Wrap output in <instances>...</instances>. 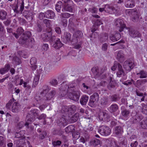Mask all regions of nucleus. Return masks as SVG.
I'll return each instance as SVG.
<instances>
[{"label": "nucleus", "instance_id": "nucleus-1", "mask_svg": "<svg viewBox=\"0 0 147 147\" xmlns=\"http://www.w3.org/2000/svg\"><path fill=\"white\" fill-rule=\"evenodd\" d=\"M31 32L29 31H26L23 33L20 37V42L22 44H25L27 46L32 47L34 43V40L31 38Z\"/></svg>", "mask_w": 147, "mask_h": 147}, {"label": "nucleus", "instance_id": "nucleus-2", "mask_svg": "<svg viewBox=\"0 0 147 147\" xmlns=\"http://www.w3.org/2000/svg\"><path fill=\"white\" fill-rule=\"evenodd\" d=\"M51 90L50 88L48 85H43L40 88L39 91L34 96V98L36 101H40L45 98V96L47 93Z\"/></svg>", "mask_w": 147, "mask_h": 147}, {"label": "nucleus", "instance_id": "nucleus-3", "mask_svg": "<svg viewBox=\"0 0 147 147\" xmlns=\"http://www.w3.org/2000/svg\"><path fill=\"white\" fill-rule=\"evenodd\" d=\"M41 37L44 41L53 42L55 40V36L52 35V30L50 28L48 31L41 34Z\"/></svg>", "mask_w": 147, "mask_h": 147}, {"label": "nucleus", "instance_id": "nucleus-4", "mask_svg": "<svg viewBox=\"0 0 147 147\" xmlns=\"http://www.w3.org/2000/svg\"><path fill=\"white\" fill-rule=\"evenodd\" d=\"M63 86L69 93L76 91L78 88V85L77 81H73L70 82L68 85L64 84Z\"/></svg>", "mask_w": 147, "mask_h": 147}, {"label": "nucleus", "instance_id": "nucleus-5", "mask_svg": "<svg viewBox=\"0 0 147 147\" xmlns=\"http://www.w3.org/2000/svg\"><path fill=\"white\" fill-rule=\"evenodd\" d=\"M99 98V95L97 93H94L90 97L88 105L91 107H94Z\"/></svg>", "mask_w": 147, "mask_h": 147}, {"label": "nucleus", "instance_id": "nucleus-6", "mask_svg": "<svg viewBox=\"0 0 147 147\" xmlns=\"http://www.w3.org/2000/svg\"><path fill=\"white\" fill-rule=\"evenodd\" d=\"M63 1V7L62 10L63 11H67L72 12L73 11V3L70 0H62Z\"/></svg>", "mask_w": 147, "mask_h": 147}, {"label": "nucleus", "instance_id": "nucleus-7", "mask_svg": "<svg viewBox=\"0 0 147 147\" xmlns=\"http://www.w3.org/2000/svg\"><path fill=\"white\" fill-rule=\"evenodd\" d=\"M131 116L133 123H135L138 122L143 119L144 118V116L141 115L137 114L136 111H133L131 113Z\"/></svg>", "mask_w": 147, "mask_h": 147}, {"label": "nucleus", "instance_id": "nucleus-8", "mask_svg": "<svg viewBox=\"0 0 147 147\" xmlns=\"http://www.w3.org/2000/svg\"><path fill=\"white\" fill-rule=\"evenodd\" d=\"M115 24L117 27L119 28V31L120 32L123 31L125 28L128 29V28L124 24L123 20L121 19H118L116 20Z\"/></svg>", "mask_w": 147, "mask_h": 147}, {"label": "nucleus", "instance_id": "nucleus-9", "mask_svg": "<svg viewBox=\"0 0 147 147\" xmlns=\"http://www.w3.org/2000/svg\"><path fill=\"white\" fill-rule=\"evenodd\" d=\"M98 131L101 135L105 136L109 135L111 133L110 129L108 127L105 125L100 127Z\"/></svg>", "mask_w": 147, "mask_h": 147}, {"label": "nucleus", "instance_id": "nucleus-10", "mask_svg": "<svg viewBox=\"0 0 147 147\" xmlns=\"http://www.w3.org/2000/svg\"><path fill=\"white\" fill-rule=\"evenodd\" d=\"M132 59L130 58L125 61L123 64V67L126 70L130 71L134 66Z\"/></svg>", "mask_w": 147, "mask_h": 147}, {"label": "nucleus", "instance_id": "nucleus-11", "mask_svg": "<svg viewBox=\"0 0 147 147\" xmlns=\"http://www.w3.org/2000/svg\"><path fill=\"white\" fill-rule=\"evenodd\" d=\"M133 84L137 88H139L144 86L145 84L147 83V79H139L136 81H134L133 79L131 80Z\"/></svg>", "mask_w": 147, "mask_h": 147}, {"label": "nucleus", "instance_id": "nucleus-12", "mask_svg": "<svg viewBox=\"0 0 147 147\" xmlns=\"http://www.w3.org/2000/svg\"><path fill=\"white\" fill-rule=\"evenodd\" d=\"M98 118L101 121L108 122L111 120V116L107 113L102 112L98 116Z\"/></svg>", "mask_w": 147, "mask_h": 147}, {"label": "nucleus", "instance_id": "nucleus-13", "mask_svg": "<svg viewBox=\"0 0 147 147\" xmlns=\"http://www.w3.org/2000/svg\"><path fill=\"white\" fill-rule=\"evenodd\" d=\"M24 8V6L20 4V2H18L13 8L14 12L18 15H21L22 13V12Z\"/></svg>", "mask_w": 147, "mask_h": 147}, {"label": "nucleus", "instance_id": "nucleus-14", "mask_svg": "<svg viewBox=\"0 0 147 147\" xmlns=\"http://www.w3.org/2000/svg\"><path fill=\"white\" fill-rule=\"evenodd\" d=\"M30 112L32 114V116L31 117L30 115H28L27 116V119L28 121H33L34 120L35 117H37L38 116L39 111L36 109H32Z\"/></svg>", "mask_w": 147, "mask_h": 147}, {"label": "nucleus", "instance_id": "nucleus-15", "mask_svg": "<svg viewBox=\"0 0 147 147\" xmlns=\"http://www.w3.org/2000/svg\"><path fill=\"white\" fill-rule=\"evenodd\" d=\"M23 14L27 20L32 21L34 18V12L32 10H25L23 12Z\"/></svg>", "mask_w": 147, "mask_h": 147}, {"label": "nucleus", "instance_id": "nucleus-16", "mask_svg": "<svg viewBox=\"0 0 147 147\" xmlns=\"http://www.w3.org/2000/svg\"><path fill=\"white\" fill-rule=\"evenodd\" d=\"M80 92L79 91H74V92L69 93L68 97L71 100L75 101H78L80 97Z\"/></svg>", "mask_w": 147, "mask_h": 147}, {"label": "nucleus", "instance_id": "nucleus-17", "mask_svg": "<svg viewBox=\"0 0 147 147\" xmlns=\"http://www.w3.org/2000/svg\"><path fill=\"white\" fill-rule=\"evenodd\" d=\"M9 58L10 60L12 61V63L14 64L18 65L21 63V59L15 54H11L9 56Z\"/></svg>", "mask_w": 147, "mask_h": 147}, {"label": "nucleus", "instance_id": "nucleus-18", "mask_svg": "<svg viewBox=\"0 0 147 147\" xmlns=\"http://www.w3.org/2000/svg\"><path fill=\"white\" fill-rule=\"evenodd\" d=\"M123 132V128L121 126L116 127L114 128V134L118 138H120Z\"/></svg>", "mask_w": 147, "mask_h": 147}, {"label": "nucleus", "instance_id": "nucleus-19", "mask_svg": "<svg viewBox=\"0 0 147 147\" xmlns=\"http://www.w3.org/2000/svg\"><path fill=\"white\" fill-rule=\"evenodd\" d=\"M129 34L131 37L133 38L140 37L141 36V34L139 32L133 28L129 29Z\"/></svg>", "mask_w": 147, "mask_h": 147}, {"label": "nucleus", "instance_id": "nucleus-20", "mask_svg": "<svg viewBox=\"0 0 147 147\" xmlns=\"http://www.w3.org/2000/svg\"><path fill=\"white\" fill-rule=\"evenodd\" d=\"M117 59L121 63H123L125 60L124 54L122 51H119L116 52Z\"/></svg>", "mask_w": 147, "mask_h": 147}, {"label": "nucleus", "instance_id": "nucleus-21", "mask_svg": "<svg viewBox=\"0 0 147 147\" xmlns=\"http://www.w3.org/2000/svg\"><path fill=\"white\" fill-rule=\"evenodd\" d=\"M76 109V107L74 105H72L69 108H68L67 106H64V107H63L62 110L65 113L68 112L69 113H74Z\"/></svg>", "mask_w": 147, "mask_h": 147}, {"label": "nucleus", "instance_id": "nucleus-22", "mask_svg": "<svg viewBox=\"0 0 147 147\" xmlns=\"http://www.w3.org/2000/svg\"><path fill=\"white\" fill-rule=\"evenodd\" d=\"M53 41V47L56 49H59L62 47L63 45L61 41L59 38H55V40Z\"/></svg>", "mask_w": 147, "mask_h": 147}, {"label": "nucleus", "instance_id": "nucleus-23", "mask_svg": "<svg viewBox=\"0 0 147 147\" xmlns=\"http://www.w3.org/2000/svg\"><path fill=\"white\" fill-rule=\"evenodd\" d=\"M62 38L63 39V42L64 43L70 42L71 40V35L69 32H65Z\"/></svg>", "mask_w": 147, "mask_h": 147}, {"label": "nucleus", "instance_id": "nucleus-24", "mask_svg": "<svg viewBox=\"0 0 147 147\" xmlns=\"http://www.w3.org/2000/svg\"><path fill=\"white\" fill-rule=\"evenodd\" d=\"M64 83L61 84L62 88H61V91L59 94V95L60 98H62L65 96L67 94L68 96L69 93L67 90L65 89L63 86Z\"/></svg>", "mask_w": 147, "mask_h": 147}, {"label": "nucleus", "instance_id": "nucleus-25", "mask_svg": "<svg viewBox=\"0 0 147 147\" xmlns=\"http://www.w3.org/2000/svg\"><path fill=\"white\" fill-rule=\"evenodd\" d=\"M20 107L19 103L17 102H15L13 103L11 110L13 113H17L19 111Z\"/></svg>", "mask_w": 147, "mask_h": 147}, {"label": "nucleus", "instance_id": "nucleus-26", "mask_svg": "<svg viewBox=\"0 0 147 147\" xmlns=\"http://www.w3.org/2000/svg\"><path fill=\"white\" fill-rule=\"evenodd\" d=\"M30 63L31 69L33 71L35 70L37 67V66L36 64L37 63L36 59L35 57L32 58L30 60Z\"/></svg>", "mask_w": 147, "mask_h": 147}, {"label": "nucleus", "instance_id": "nucleus-27", "mask_svg": "<svg viewBox=\"0 0 147 147\" xmlns=\"http://www.w3.org/2000/svg\"><path fill=\"white\" fill-rule=\"evenodd\" d=\"M45 12L46 18L50 19H53L54 18L55 14L53 11L48 10Z\"/></svg>", "mask_w": 147, "mask_h": 147}, {"label": "nucleus", "instance_id": "nucleus-28", "mask_svg": "<svg viewBox=\"0 0 147 147\" xmlns=\"http://www.w3.org/2000/svg\"><path fill=\"white\" fill-rule=\"evenodd\" d=\"M136 74L140 79L145 78L147 77V72L143 70H140L139 72L136 73Z\"/></svg>", "mask_w": 147, "mask_h": 147}, {"label": "nucleus", "instance_id": "nucleus-29", "mask_svg": "<svg viewBox=\"0 0 147 147\" xmlns=\"http://www.w3.org/2000/svg\"><path fill=\"white\" fill-rule=\"evenodd\" d=\"M101 141L98 139L94 138L90 142V144L91 146L95 147L100 144Z\"/></svg>", "mask_w": 147, "mask_h": 147}, {"label": "nucleus", "instance_id": "nucleus-30", "mask_svg": "<svg viewBox=\"0 0 147 147\" xmlns=\"http://www.w3.org/2000/svg\"><path fill=\"white\" fill-rule=\"evenodd\" d=\"M58 124L61 127L65 126L67 125V122L65 119L63 117H61L57 121Z\"/></svg>", "mask_w": 147, "mask_h": 147}, {"label": "nucleus", "instance_id": "nucleus-31", "mask_svg": "<svg viewBox=\"0 0 147 147\" xmlns=\"http://www.w3.org/2000/svg\"><path fill=\"white\" fill-rule=\"evenodd\" d=\"M89 97L86 95L82 96L80 100V102L81 105H86L88 100Z\"/></svg>", "mask_w": 147, "mask_h": 147}, {"label": "nucleus", "instance_id": "nucleus-32", "mask_svg": "<svg viewBox=\"0 0 147 147\" xmlns=\"http://www.w3.org/2000/svg\"><path fill=\"white\" fill-rule=\"evenodd\" d=\"M56 92L54 90H52L48 94L47 93L46 95L45 96V98L44 99L47 100H50L54 96Z\"/></svg>", "mask_w": 147, "mask_h": 147}, {"label": "nucleus", "instance_id": "nucleus-33", "mask_svg": "<svg viewBox=\"0 0 147 147\" xmlns=\"http://www.w3.org/2000/svg\"><path fill=\"white\" fill-rule=\"evenodd\" d=\"M109 99L106 97H103L100 100V104L103 107H105L108 105Z\"/></svg>", "mask_w": 147, "mask_h": 147}, {"label": "nucleus", "instance_id": "nucleus-34", "mask_svg": "<svg viewBox=\"0 0 147 147\" xmlns=\"http://www.w3.org/2000/svg\"><path fill=\"white\" fill-rule=\"evenodd\" d=\"M100 41L101 42H105L107 40L108 36L107 33H102L100 35Z\"/></svg>", "mask_w": 147, "mask_h": 147}, {"label": "nucleus", "instance_id": "nucleus-35", "mask_svg": "<svg viewBox=\"0 0 147 147\" xmlns=\"http://www.w3.org/2000/svg\"><path fill=\"white\" fill-rule=\"evenodd\" d=\"M109 108V110L111 113H114L118 109L119 107L117 104H113L110 106Z\"/></svg>", "mask_w": 147, "mask_h": 147}, {"label": "nucleus", "instance_id": "nucleus-36", "mask_svg": "<svg viewBox=\"0 0 147 147\" xmlns=\"http://www.w3.org/2000/svg\"><path fill=\"white\" fill-rule=\"evenodd\" d=\"M24 31V30L22 28H18L17 30V33H14V35L16 38H18L19 36L22 34Z\"/></svg>", "mask_w": 147, "mask_h": 147}, {"label": "nucleus", "instance_id": "nucleus-37", "mask_svg": "<svg viewBox=\"0 0 147 147\" xmlns=\"http://www.w3.org/2000/svg\"><path fill=\"white\" fill-rule=\"evenodd\" d=\"M142 106L141 110L143 114L147 115V104H145L144 103L141 104Z\"/></svg>", "mask_w": 147, "mask_h": 147}, {"label": "nucleus", "instance_id": "nucleus-38", "mask_svg": "<svg viewBox=\"0 0 147 147\" xmlns=\"http://www.w3.org/2000/svg\"><path fill=\"white\" fill-rule=\"evenodd\" d=\"M75 127L72 125H69L65 128V131L67 133L72 132L75 130Z\"/></svg>", "mask_w": 147, "mask_h": 147}, {"label": "nucleus", "instance_id": "nucleus-39", "mask_svg": "<svg viewBox=\"0 0 147 147\" xmlns=\"http://www.w3.org/2000/svg\"><path fill=\"white\" fill-rule=\"evenodd\" d=\"M130 113V111L127 109H124L121 111L122 115L125 117L128 118Z\"/></svg>", "mask_w": 147, "mask_h": 147}, {"label": "nucleus", "instance_id": "nucleus-40", "mask_svg": "<svg viewBox=\"0 0 147 147\" xmlns=\"http://www.w3.org/2000/svg\"><path fill=\"white\" fill-rule=\"evenodd\" d=\"M7 15V12L4 10L0 11V19L4 20L6 18Z\"/></svg>", "mask_w": 147, "mask_h": 147}, {"label": "nucleus", "instance_id": "nucleus-41", "mask_svg": "<svg viewBox=\"0 0 147 147\" xmlns=\"http://www.w3.org/2000/svg\"><path fill=\"white\" fill-rule=\"evenodd\" d=\"M16 100L13 97L8 102V103L6 105V108L9 110H11V105Z\"/></svg>", "mask_w": 147, "mask_h": 147}, {"label": "nucleus", "instance_id": "nucleus-42", "mask_svg": "<svg viewBox=\"0 0 147 147\" xmlns=\"http://www.w3.org/2000/svg\"><path fill=\"white\" fill-rule=\"evenodd\" d=\"M110 99L113 102H116L119 100L120 97L119 95L114 94L111 96Z\"/></svg>", "mask_w": 147, "mask_h": 147}, {"label": "nucleus", "instance_id": "nucleus-43", "mask_svg": "<svg viewBox=\"0 0 147 147\" xmlns=\"http://www.w3.org/2000/svg\"><path fill=\"white\" fill-rule=\"evenodd\" d=\"M63 4V1H59L57 3L55 9L57 12H59L60 11L61 6Z\"/></svg>", "mask_w": 147, "mask_h": 147}, {"label": "nucleus", "instance_id": "nucleus-44", "mask_svg": "<svg viewBox=\"0 0 147 147\" xmlns=\"http://www.w3.org/2000/svg\"><path fill=\"white\" fill-rule=\"evenodd\" d=\"M39 79V77L38 75L35 76L33 79L32 87H35L36 86L38 83Z\"/></svg>", "mask_w": 147, "mask_h": 147}, {"label": "nucleus", "instance_id": "nucleus-45", "mask_svg": "<svg viewBox=\"0 0 147 147\" xmlns=\"http://www.w3.org/2000/svg\"><path fill=\"white\" fill-rule=\"evenodd\" d=\"M18 53L20 57H22L24 58H26L28 57L27 53L24 50L19 51Z\"/></svg>", "mask_w": 147, "mask_h": 147}, {"label": "nucleus", "instance_id": "nucleus-46", "mask_svg": "<svg viewBox=\"0 0 147 147\" xmlns=\"http://www.w3.org/2000/svg\"><path fill=\"white\" fill-rule=\"evenodd\" d=\"M110 142L111 146L112 147H116L117 146V143L115 140L113 138L109 139L108 140Z\"/></svg>", "mask_w": 147, "mask_h": 147}, {"label": "nucleus", "instance_id": "nucleus-47", "mask_svg": "<svg viewBox=\"0 0 147 147\" xmlns=\"http://www.w3.org/2000/svg\"><path fill=\"white\" fill-rule=\"evenodd\" d=\"M83 35V34L82 31L78 30L76 31L74 34V37L76 38H80L82 37Z\"/></svg>", "mask_w": 147, "mask_h": 147}, {"label": "nucleus", "instance_id": "nucleus-48", "mask_svg": "<svg viewBox=\"0 0 147 147\" xmlns=\"http://www.w3.org/2000/svg\"><path fill=\"white\" fill-rule=\"evenodd\" d=\"M93 128L92 127V125L91 124H89L88 127L86 129V130H84V134H87V135H88V134L91 131H92L93 130Z\"/></svg>", "mask_w": 147, "mask_h": 147}, {"label": "nucleus", "instance_id": "nucleus-49", "mask_svg": "<svg viewBox=\"0 0 147 147\" xmlns=\"http://www.w3.org/2000/svg\"><path fill=\"white\" fill-rule=\"evenodd\" d=\"M43 23L45 24L46 27L50 28L51 24V21L47 19H44L43 20Z\"/></svg>", "mask_w": 147, "mask_h": 147}, {"label": "nucleus", "instance_id": "nucleus-50", "mask_svg": "<svg viewBox=\"0 0 147 147\" xmlns=\"http://www.w3.org/2000/svg\"><path fill=\"white\" fill-rule=\"evenodd\" d=\"M75 21V19L74 17L71 18L69 20L68 27H71L74 26V23Z\"/></svg>", "mask_w": 147, "mask_h": 147}, {"label": "nucleus", "instance_id": "nucleus-51", "mask_svg": "<svg viewBox=\"0 0 147 147\" xmlns=\"http://www.w3.org/2000/svg\"><path fill=\"white\" fill-rule=\"evenodd\" d=\"M73 15V14H71L68 13H61V16L62 18L66 19L68 18L71 16Z\"/></svg>", "mask_w": 147, "mask_h": 147}, {"label": "nucleus", "instance_id": "nucleus-52", "mask_svg": "<svg viewBox=\"0 0 147 147\" xmlns=\"http://www.w3.org/2000/svg\"><path fill=\"white\" fill-rule=\"evenodd\" d=\"M47 133L45 131H42L39 135V138L41 140L44 139L47 136Z\"/></svg>", "mask_w": 147, "mask_h": 147}, {"label": "nucleus", "instance_id": "nucleus-53", "mask_svg": "<svg viewBox=\"0 0 147 147\" xmlns=\"http://www.w3.org/2000/svg\"><path fill=\"white\" fill-rule=\"evenodd\" d=\"M93 23L97 26H98L102 24V21L99 19H96L93 21Z\"/></svg>", "mask_w": 147, "mask_h": 147}, {"label": "nucleus", "instance_id": "nucleus-54", "mask_svg": "<svg viewBox=\"0 0 147 147\" xmlns=\"http://www.w3.org/2000/svg\"><path fill=\"white\" fill-rule=\"evenodd\" d=\"M62 143L61 141L59 140L52 141V144L54 147L60 146Z\"/></svg>", "mask_w": 147, "mask_h": 147}, {"label": "nucleus", "instance_id": "nucleus-55", "mask_svg": "<svg viewBox=\"0 0 147 147\" xmlns=\"http://www.w3.org/2000/svg\"><path fill=\"white\" fill-rule=\"evenodd\" d=\"M135 6L134 0H131L129 4H127L125 6L128 7L132 8Z\"/></svg>", "mask_w": 147, "mask_h": 147}, {"label": "nucleus", "instance_id": "nucleus-56", "mask_svg": "<svg viewBox=\"0 0 147 147\" xmlns=\"http://www.w3.org/2000/svg\"><path fill=\"white\" fill-rule=\"evenodd\" d=\"M22 140V139H19L18 140H15L14 142V145L17 147L19 145L22 144L23 143Z\"/></svg>", "mask_w": 147, "mask_h": 147}, {"label": "nucleus", "instance_id": "nucleus-57", "mask_svg": "<svg viewBox=\"0 0 147 147\" xmlns=\"http://www.w3.org/2000/svg\"><path fill=\"white\" fill-rule=\"evenodd\" d=\"M140 125L141 127L143 129H145L147 127L146 119L145 121L143 120L141 122Z\"/></svg>", "mask_w": 147, "mask_h": 147}, {"label": "nucleus", "instance_id": "nucleus-58", "mask_svg": "<svg viewBox=\"0 0 147 147\" xmlns=\"http://www.w3.org/2000/svg\"><path fill=\"white\" fill-rule=\"evenodd\" d=\"M105 11L106 12H110L111 10L113 9V7L112 6H110L108 4H106L105 5Z\"/></svg>", "mask_w": 147, "mask_h": 147}, {"label": "nucleus", "instance_id": "nucleus-59", "mask_svg": "<svg viewBox=\"0 0 147 147\" xmlns=\"http://www.w3.org/2000/svg\"><path fill=\"white\" fill-rule=\"evenodd\" d=\"M50 84L53 86H55L58 84V82L56 79H54L50 81Z\"/></svg>", "mask_w": 147, "mask_h": 147}, {"label": "nucleus", "instance_id": "nucleus-60", "mask_svg": "<svg viewBox=\"0 0 147 147\" xmlns=\"http://www.w3.org/2000/svg\"><path fill=\"white\" fill-rule=\"evenodd\" d=\"M79 118V115L78 114H74L72 117V120L74 122H76Z\"/></svg>", "mask_w": 147, "mask_h": 147}, {"label": "nucleus", "instance_id": "nucleus-61", "mask_svg": "<svg viewBox=\"0 0 147 147\" xmlns=\"http://www.w3.org/2000/svg\"><path fill=\"white\" fill-rule=\"evenodd\" d=\"M136 10L135 9H131L127 11V13L130 15H132L133 14H136Z\"/></svg>", "mask_w": 147, "mask_h": 147}, {"label": "nucleus", "instance_id": "nucleus-62", "mask_svg": "<svg viewBox=\"0 0 147 147\" xmlns=\"http://www.w3.org/2000/svg\"><path fill=\"white\" fill-rule=\"evenodd\" d=\"M110 81L109 85V87L110 86L111 87L113 88L116 85V83L115 81H113L112 80L111 78H110Z\"/></svg>", "mask_w": 147, "mask_h": 147}, {"label": "nucleus", "instance_id": "nucleus-63", "mask_svg": "<svg viewBox=\"0 0 147 147\" xmlns=\"http://www.w3.org/2000/svg\"><path fill=\"white\" fill-rule=\"evenodd\" d=\"M93 73L95 74L98 75L99 73V70L98 67L93 68L91 69Z\"/></svg>", "mask_w": 147, "mask_h": 147}, {"label": "nucleus", "instance_id": "nucleus-64", "mask_svg": "<svg viewBox=\"0 0 147 147\" xmlns=\"http://www.w3.org/2000/svg\"><path fill=\"white\" fill-rule=\"evenodd\" d=\"M108 47V44L105 43L102 44V49L104 51H106L107 50Z\"/></svg>", "mask_w": 147, "mask_h": 147}]
</instances>
